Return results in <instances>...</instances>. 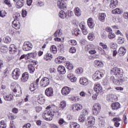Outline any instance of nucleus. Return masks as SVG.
<instances>
[{
    "label": "nucleus",
    "mask_w": 128,
    "mask_h": 128,
    "mask_svg": "<svg viewBox=\"0 0 128 128\" xmlns=\"http://www.w3.org/2000/svg\"><path fill=\"white\" fill-rule=\"evenodd\" d=\"M110 73L111 74H114L115 78L120 80V82H121V84L124 82L126 81L127 78L122 76V74H124V70L121 68L117 67L111 69Z\"/></svg>",
    "instance_id": "obj_1"
},
{
    "label": "nucleus",
    "mask_w": 128,
    "mask_h": 128,
    "mask_svg": "<svg viewBox=\"0 0 128 128\" xmlns=\"http://www.w3.org/2000/svg\"><path fill=\"white\" fill-rule=\"evenodd\" d=\"M48 116H50L49 117V120H52L54 114H56V112L58 114L57 118H60L61 114L58 112V106L54 104L50 105L48 106Z\"/></svg>",
    "instance_id": "obj_2"
},
{
    "label": "nucleus",
    "mask_w": 128,
    "mask_h": 128,
    "mask_svg": "<svg viewBox=\"0 0 128 128\" xmlns=\"http://www.w3.org/2000/svg\"><path fill=\"white\" fill-rule=\"evenodd\" d=\"M13 87H12V91L14 92L13 94L14 96H22V90L20 89V85L16 84H12Z\"/></svg>",
    "instance_id": "obj_3"
},
{
    "label": "nucleus",
    "mask_w": 128,
    "mask_h": 128,
    "mask_svg": "<svg viewBox=\"0 0 128 128\" xmlns=\"http://www.w3.org/2000/svg\"><path fill=\"white\" fill-rule=\"evenodd\" d=\"M102 106L98 103H95L92 106V112L94 116H98L99 112H100Z\"/></svg>",
    "instance_id": "obj_4"
},
{
    "label": "nucleus",
    "mask_w": 128,
    "mask_h": 128,
    "mask_svg": "<svg viewBox=\"0 0 128 128\" xmlns=\"http://www.w3.org/2000/svg\"><path fill=\"white\" fill-rule=\"evenodd\" d=\"M103 77L104 73L100 70L96 71L92 76L93 80H102Z\"/></svg>",
    "instance_id": "obj_5"
},
{
    "label": "nucleus",
    "mask_w": 128,
    "mask_h": 128,
    "mask_svg": "<svg viewBox=\"0 0 128 128\" xmlns=\"http://www.w3.org/2000/svg\"><path fill=\"white\" fill-rule=\"evenodd\" d=\"M22 72H20V70L18 68H15L12 72V78L14 80H18L20 78V76Z\"/></svg>",
    "instance_id": "obj_6"
},
{
    "label": "nucleus",
    "mask_w": 128,
    "mask_h": 128,
    "mask_svg": "<svg viewBox=\"0 0 128 128\" xmlns=\"http://www.w3.org/2000/svg\"><path fill=\"white\" fill-rule=\"evenodd\" d=\"M88 123H86V124L88 128H92L94 124L96 122V118L94 116H89L87 118Z\"/></svg>",
    "instance_id": "obj_7"
},
{
    "label": "nucleus",
    "mask_w": 128,
    "mask_h": 128,
    "mask_svg": "<svg viewBox=\"0 0 128 128\" xmlns=\"http://www.w3.org/2000/svg\"><path fill=\"white\" fill-rule=\"evenodd\" d=\"M86 50L90 54H96V46L92 44L87 46L86 48Z\"/></svg>",
    "instance_id": "obj_8"
},
{
    "label": "nucleus",
    "mask_w": 128,
    "mask_h": 128,
    "mask_svg": "<svg viewBox=\"0 0 128 128\" xmlns=\"http://www.w3.org/2000/svg\"><path fill=\"white\" fill-rule=\"evenodd\" d=\"M22 48L24 50L28 52V50H30L32 48V44L30 42H26L24 44Z\"/></svg>",
    "instance_id": "obj_9"
},
{
    "label": "nucleus",
    "mask_w": 128,
    "mask_h": 128,
    "mask_svg": "<svg viewBox=\"0 0 128 128\" xmlns=\"http://www.w3.org/2000/svg\"><path fill=\"white\" fill-rule=\"evenodd\" d=\"M94 90L96 94H100V92H102V85L98 83H96L94 84Z\"/></svg>",
    "instance_id": "obj_10"
},
{
    "label": "nucleus",
    "mask_w": 128,
    "mask_h": 128,
    "mask_svg": "<svg viewBox=\"0 0 128 128\" xmlns=\"http://www.w3.org/2000/svg\"><path fill=\"white\" fill-rule=\"evenodd\" d=\"M48 86V78L44 77L40 82V86L42 88H46Z\"/></svg>",
    "instance_id": "obj_11"
},
{
    "label": "nucleus",
    "mask_w": 128,
    "mask_h": 128,
    "mask_svg": "<svg viewBox=\"0 0 128 128\" xmlns=\"http://www.w3.org/2000/svg\"><path fill=\"white\" fill-rule=\"evenodd\" d=\"M57 6L60 10H66V4L63 0H58L57 2Z\"/></svg>",
    "instance_id": "obj_12"
},
{
    "label": "nucleus",
    "mask_w": 128,
    "mask_h": 128,
    "mask_svg": "<svg viewBox=\"0 0 128 128\" xmlns=\"http://www.w3.org/2000/svg\"><path fill=\"white\" fill-rule=\"evenodd\" d=\"M71 108L74 112H78L82 108V105L78 104H74L71 106Z\"/></svg>",
    "instance_id": "obj_13"
},
{
    "label": "nucleus",
    "mask_w": 128,
    "mask_h": 128,
    "mask_svg": "<svg viewBox=\"0 0 128 128\" xmlns=\"http://www.w3.org/2000/svg\"><path fill=\"white\" fill-rule=\"evenodd\" d=\"M70 90H72V88L68 86H64L62 88V96H68L70 92Z\"/></svg>",
    "instance_id": "obj_14"
},
{
    "label": "nucleus",
    "mask_w": 128,
    "mask_h": 128,
    "mask_svg": "<svg viewBox=\"0 0 128 128\" xmlns=\"http://www.w3.org/2000/svg\"><path fill=\"white\" fill-rule=\"evenodd\" d=\"M94 66L97 68H104V62L100 60H96L94 62Z\"/></svg>",
    "instance_id": "obj_15"
},
{
    "label": "nucleus",
    "mask_w": 128,
    "mask_h": 128,
    "mask_svg": "<svg viewBox=\"0 0 128 128\" xmlns=\"http://www.w3.org/2000/svg\"><path fill=\"white\" fill-rule=\"evenodd\" d=\"M67 78L72 82H76L77 78L72 73H68L67 75Z\"/></svg>",
    "instance_id": "obj_16"
},
{
    "label": "nucleus",
    "mask_w": 128,
    "mask_h": 128,
    "mask_svg": "<svg viewBox=\"0 0 128 128\" xmlns=\"http://www.w3.org/2000/svg\"><path fill=\"white\" fill-rule=\"evenodd\" d=\"M126 52V50L124 47H120L118 50V56H124Z\"/></svg>",
    "instance_id": "obj_17"
},
{
    "label": "nucleus",
    "mask_w": 128,
    "mask_h": 128,
    "mask_svg": "<svg viewBox=\"0 0 128 128\" xmlns=\"http://www.w3.org/2000/svg\"><path fill=\"white\" fill-rule=\"evenodd\" d=\"M3 98L4 100L7 102H12V100H14V96L12 94H4Z\"/></svg>",
    "instance_id": "obj_18"
},
{
    "label": "nucleus",
    "mask_w": 128,
    "mask_h": 128,
    "mask_svg": "<svg viewBox=\"0 0 128 128\" xmlns=\"http://www.w3.org/2000/svg\"><path fill=\"white\" fill-rule=\"evenodd\" d=\"M20 80L22 82H28V73L26 72L23 73Z\"/></svg>",
    "instance_id": "obj_19"
},
{
    "label": "nucleus",
    "mask_w": 128,
    "mask_h": 128,
    "mask_svg": "<svg viewBox=\"0 0 128 128\" xmlns=\"http://www.w3.org/2000/svg\"><path fill=\"white\" fill-rule=\"evenodd\" d=\"M12 26L15 28V30H20V22L18 20H14L12 22Z\"/></svg>",
    "instance_id": "obj_20"
},
{
    "label": "nucleus",
    "mask_w": 128,
    "mask_h": 128,
    "mask_svg": "<svg viewBox=\"0 0 128 128\" xmlns=\"http://www.w3.org/2000/svg\"><path fill=\"white\" fill-rule=\"evenodd\" d=\"M66 58L62 56H59L55 59V62L56 64H62V62H66Z\"/></svg>",
    "instance_id": "obj_21"
},
{
    "label": "nucleus",
    "mask_w": 128,
    "mask_h": 128,
    "mask_svg": "<svg viewBox=\"0 0 128 128\" xmlns=\"http://www.w3.org/2000/svg\"><path fill=\"white\" fill-rule=\"evenodd\" d=\"M80 84L82 86H88V80L84 77L81 78L80 80Z\"/></svg>",
    "instance_id": "obj_22"
},
{
    "label": "nucleus",
    "mask_w": 128,
    "mask_h": 128,
    "mask_svg": "<svg viewBox=\"0 0 128 128\" xmlns=\"http://www.w3.org/2000/svg\"><path fill=\"white\" fill-rule=\"evenodd\" d=\"M106 16V15L105 13H100L98 14V20L100 22H104Z\"/></svg>",
    "instance_id": "obj_23"
},
{
    "label": "nucleus",
    "mask_w": 128,
    "mask_h": 128,
    "mask_svg": "<svg viewBox=\"0 0 128 128\" xmlns=\"http://www.w3.org/2000/svg\"><path fill=\"white\" fill-rule=\"evenodd\" d=\"M58 72L59 74H64L66 71V68L62 66V65H60L58 68Z\"/></svg>",
    "instance_id": "obj_24"
},
{
    "label": "nucleus",
    "mask_w": 128,
    "mask_h": 128,
    "mask_svg": "<svg viewBox=\"0 0 128 128\" xmlns=\"http://www.w3.org/2000/svg\"><path fill=\"white\" fill-rule=\"evenodd\" d=\"M24 2H26V0H18L16 2V7L17 8H22L24 5Z\"/></svg>",
    "instance_id": "obj_25"
},
{
    "label": "nucleus",
    "mask_w": 128,
    "mask_h": 128,
    "mask_svg": "<svg viewBox=\"0 0 128 128\" xmlns=\"http://www.w3.org/2000/svg\"><path fill=\"white\" fill-rule=\"evenodd\" d=\"M111 108L112 110H118V108H120V103L118 102L115 103H112L111 104Z\"/></svg>",
    "instance_id": "obj_26"
},
{
    "label": "nucleus",
    "mask_w": 128,
    "mask_h": 128,
    "mask_svg": "<svg viewBox=\"0 0 128 128\" xmlns=\"http://www.w3.org/2000/svg\"><path fill=\"white\" fill-rule=\"evenodd\" d=\"M74 14L76 16H82V10L78 7L74 8Z\"/></svg>",
    "instance_id": "obj_27"
},
{
    "label": "nucleus",
    "mask_w": 128,
    "mask_h": 128,
    "mask_svg": "<svg viewBox=\"0 0 128 128\" xmlns=\"http://www.w3.org/2000/svg\"><path fill=\"white\" fill-rule=\"evenodd\" d=\"M18 49L16 48V46L14 44H11L9 48V52H10L12 54H14V52H16Z\"/></svg>",
    "instance_id": "obj_28"
},
{
    "label": "nucleus",
    "mask_w": 128,
    "mask_h": 128,
    "mask_svg": "<svg viewBox=\"0 0 128 128\" xmlns=\"http://www.w3.org/2000/svg\"><path fill=\"white\" fill-rule=\"evenodd\" d=\"M88 24L90 28H92L94 26V23L92 18H89L88 20Z\"/></svg>",
    "instance_id": "obj_29"
},
{
    "label": "nucleus",
    "mask_w": 128,
    "mask_h": 128,
    "mask_svg": "<svg viewBox=\"0 0 128 128\" xmlns=\"http://www.w3.org/2000/svg\"><path fill=\"white\" fill-rule=\"evenodd\" d=\"M38 102V104H44V102H46V99L42 96V95L39 96L37 98Z\"/></svg>",
    "instance_id": "obj_30"
},
{
    "label": "nucleus",
    "mask_w": 128,
    "mask_h": 128,
    "mask_svg": "<svg viewBox=\"0 0 128 128\" xmlns=\"http://www.w3.org/2000/svg\"><path fill=\"white\" fill-rule=\"evenodd\" d=\"M118 5V0H111L110 6V8H114Z\"/></svg>",
    "instance_id": "obj_31"
},
{
    "label": "nucleus",
    "mask_w": 128,
    "mask_h": 128,
    "mask_svg": "<svg viewBox=\"0 0 128 128\" xmlns=\"http://www.w3.org/2000/svg\"><path fill=\"white\" fill-rule=\"evenodd\" d=\"M122 10H120V8H116L112 10V14H122Z\"/></svg>",
    "instance_id": "obj_32"
},
{
    "label": "nucleus",
    "mask_w": 128,
    "mask_h": 128,
    "mask_svg": "<svg viewBox=\"0 0 128 128\" xmlns=\"http://www.w3.org/2000/svg\"><path fill=\"white\" fill-rule=\"evenodd\" d=\"M28 70H29V72L30 74H34V64H29L28 66Z\"/></svg>",
    "instance_id": "obj_33"
},
{
    "label": "nucleus",
    "mask_w": 128,
    "mask_h": 128,
    "mask_svg": "<svg viewBox=\"0 0 128 128\" xmlns=\"http://www.w3.org/2000/svg\"><path fill=\"white\" fill-rule=\"evenodd\" d=\"M42 116L44 120H48V110H46L44 112Z\"/></svg>",
    "instance_id": "obj_34"
},
{
    "label": "nucleus",
    "mask_w": 128,
    "mask_h": 128,
    "mask_svg": "<svg viewBox=\"0 0 128 128\" xmlns=\"http://www.w3.org/2000/svg\"><path fill=\"white\" fill-rule=\"evenodd\" d=\"M70 128H80V126L78 124L75 122H72L70 123Z\"/></svg>",
    "instance_id": "obj_35"
},
{
    "label": "nucleus",
    "mask_w": 128,
    "mask_h": 128,
    "mask_svg": "<svg viewBox=\"0 0 128 128\" xmlns=\"http://www.w3.org/2000/svg\"><path fill=\"white\" fill-rule=\"evenodd\" d=\"M66 68H68V70H72L74 68V65L70 62H66Z\"/></svg>",
    "instance_id": "obj_36"
},
{
    "label": "nucleus",
    "mask_w": 128,
    "mask_h": 128,
    "mask_svg": "<svg viewBox=\"0 0 128 128\" xmlns=\"http://www.w3.org/2000/svg\"><path fill=\"white\" fill-rule=\"evenodd\" d=\"M27 56L28 58H36V52H34L28 53L27 54Z\"/></svg>",
    "instance_id": "obj_37"
},
{
    "label": "nucleus",
    "mask_w": 128,
    "mask_h": 128,
    "mask_svg": "<svg viewBox=\"0 0 128 128\" xmlns=\"http://www.w3.org/2000/svg\"><path fill=\"white\" fill-rule=\"evenodd\" d=\"M88 38L89 40H94V34L92 32L89 33L88 36Z\"/></svg>",
    "instance_id": "obj_38"
},
{
    "label": "nucleus",
    "mask_w": 128,
    "mask_h": 128,
    "mask_svg": "<svg viewBox=\"0 0 128 128\" xmlns=\"http://www.w3.org/2000/svg\"><path fill=\"white\" fill-rule=\"evenodd\" d=\"M66 102L64 100L61 102L60 103V107H59L60 108V110H64V108H66Z\"/></svg>",
    "instance_id": "obj_39"
},
{
    "label": "nucleus",
    "mask_w": 128,
    "mask_h": 128,
    "mask_svg": "<svg viewBox=\"0 0 128 128\" xmlns=\"http://www.w3.org/2000/svg\"><path fill=\"white\" fill-rule=\"evenodd\" d=\"M59 16L61 18H66V13L64 10L60 11L59 12Z\"/></svg>",
    "instance_id": "obj_40"
},
{
    "label": "nucleus",
    "mask_w": 128,
    "mask_h": 128,
    "mask_svg": "<svg viewBox=\"0 0 128 128\" xmlns=\"http://www.w3.org/2000/svg\"><path fill=\"white\" fill-rule=\"evenodd\" d=\"M103 85L108 90H109V88H110V82H108V80H104L103 82Z\"/></svg>",
    "instance_id": "obj_41"
},
{
    "label": "nucleus",
    "mask_w": 128,
    "mask_h": 128,
    "mask_svg": "<svg viewBox=\"0 0 128 128\" xmlns=\"http://www.w3.org/2000/svg\"><path fill=\"white\" fill-rule=\"evenodd\" d=\"M86 120V116H84V115H80V116L78 118V122H84Z\"/></svg>",
    "instance_id": "obj_42"
},
{
    "label": "nucleus",
    "mask_w": 128,
    "mask_h": 128,
    "mask_svg": "<svg viewBox=\"0 0 128 128\" xmlns=\"http://www.w3.org/2000/svg\"><path fill=\"white\" fill-rule=\"evenodd\" d=\"M4 42L5 44H10V42H12V39L10 38V36H6L4 37L3 39Z\"/></svg>",
    "instance_id": "obj_43"
},
{
    "label": "nucleus",
    "mask_w": 128,
    "mask_h": 128,
    "mask_svg": "<svg viewBox=\"0 0 128 128\" xmlns=\"http://www.w3.org/2000/svg\"><path fill=\"white\" fill-rule=\"evenodd\" d=\"M108 36L109 40H114V38H116V34L112 32H111L108 33Z\"/></svg>",
    "instance_id": "obj_44"
},
{
    "label": "nucleus",
    "mask_w": 128,
    "mask_h": 128,
    "mask_svg": "<svg viewBox=\"0 0 128 128\" xmlns=\"http://www.w3.org/2000/svg\"><path fill=\"white\" fill-rule=\"evenodd\" d=\"M117 42L119 44H124V38L122 37H118Z\"/></svg>",
    "instance_id": "obj_45"
},
{
    "label": "nucleus",
    "mask_w": 128,
    "mask_h": 128,
    "mask_svg": "<svg viewBox=\"0 0 128 128\" xmlns=\"http://www.w3.org/2000/svg\"><path fill=\"white\" fill-rule=\"evenodd\" d=\"M50 50L52 54H56V52H58V49L56 48V46H52L50 48Z\"/></svg>",
    "instance_id": "obj_46"
},
{
    "label": "nucleus",
    "mask_w": 128,
    "mask_h": 128,
    "mask_svg": "<svg viewBox=\"0 0 128 128\" xmlns=\"http://www.w3.org/2000/svg\"><path fill=\"white\" fill-rule=\"evenodd\" d=\"M37 85L34 84H32L30 86V92H34L36 90V89L37 88Z\"/></svg>",
    "instance_id": "obj_47"
},
{
    "label": "nucleus",
    "mask_w": 128,
    "mask_h": 128,
    "mask_svg": "<svg viewBox=\"0 0 128 128\" xmlns=\"http://www.w3.org/2000/svg\"><path fill=\"white\" fill-rule=\"evenodd\" d=\"M13 18H14V20H18L20 18V15L19 13H15L13 15Z\"/></svg>",
    "instance_id": "obj_48"
},
{
    "label": "nucleus",
    "mask_w": 128,
    "mask_h": 128,
    "mask_svg": "<svg viewBox=\"0 0 128 128\" xmlns=\"http://www.w3.org/2000/svg\"><path fill=\"white\" fill-rule=\"evenodd\" d=\"M82 68H76V70H75V72L77 74H82Z\"/></svg>",
    "instance_id": "obj_49"
},
{
    "label": "nucleus",
    "mask_w": 128,
    "mask_h": 128,
    "mask_svg": "<svg viewBox=\"0 0 128 128\" xmlns=\"http://www.w3.org/2000/svg\"><path fill=\"white\" fill-rule=\"evenodd\" d=\"M113 82L114 84H116L117 86H120L122 85V82H120V79L118 78H116V79L113 80Z\"/></svg>",
    "instance_id": "obj_50"
},
{
    "label": "nucleus",
    "mask_w": 128,
    "mask_h": 128,
    "mask_svg": "<svg viewBox=\"0 0 128 128\" xmlns=\"http://www.w3.org/2000/svg\"><path fill=\"white\" fill-rule=\"evenodd\" d=\"M68 42L69 44H70V46H76V44H78V42L74 40H70Z\"/></svg>",
    "instance_id": "obj_51"
},
{
    "label": "nucleus",
    "mask_w": 128,
    "mask_h": 128,
    "mask_svg": "<svg viewBox=\"0 0 128 128\" xmlns=\"http://www.w3.org/2000/svg\"><path fill=\"white\" fill-rule=\"evenodd\" d=\"M54 36H62V30H58L54 34Z\"/></svg>",
    "instance_id": "obj_52"
},
{
    "label": "nucleus",
    "mask_w": 128,
    "mask_h": 128,
    "mask_svg": "<svg viewBox=\"0 0 128 128\" xmlns=\"http://www.w3.org/2000/svg\"><path fill=\"white\" fill-rule=\"evenodd\" d=\"M88 109H84L82 110V114L81 116H88Z\"/></svg>",
    "instance_id": "obj_53"
},
{
    "label": "nucleus",
    "mask_w": 128,
    "mask_h": 128,
    "mask_svg": "<svg viewBox=\"0 0 128 128\" xmlns=\"http://www.w3.org/2000/svg\"><path fill=\"white\" fill-rule=\"evenodd\" d=\"M54 96V89L52 88H48V96Z\"/></svg>",
    "instance_id": "obj_54"
},
{
    "label": "nucleus",
    "mask_w": 128,
    "mask_h": 128,
    "mask_svg": "<svg viewBox=\"0 0 128 128\" xmlns=\"http://www.w3.org/2000/svg\"><path fill=\"white\" fill-rule=\"evenodd\" d=\"M79 26H80V28H81V30H82V29L86 28V24L84 23V22H81L79 24Z\"/></svg>",
    "instance_id": "obj_55"
},
{
    "label": "nucleus",
    "mask_w": 128,
    "mask_h": 128,
    "mask_svg": "<svg viewBox=\"0 0 128 128\" xmlns=\"http://www.w3.org/2000/svg\"><path fill=\"white\" fill-rule=\"evenodd\" d=\"M99 46H102L103 50H108V45L104 44L103 42H100Z\"/></svg>",
    "instance_id": "obj_56"
},
{
    "label": "nucleus",
    "mask_w": 128,
    "mask_h": 128,
    "mask_svg": "<svg viewBox=\"0 0 128 128\" xmlns=\"http://www.w3.org/2000/svg\"><path fill=\"white\" fill-rule=\"evenodd\" d=\"M0 128H6V124L4 123V120L0 122Z\"/></svg>",
    "instance_id": "obj_57"
},
{
    "label": "nucleus",
    "mask_w": 128,
    "mask_h": 128,
    "mask_svg": "<svg viewBox=\"0 0 128 128\" xmlns=\"http://www.w3.org/2000/svg\"><path fill=\"white\" fill-rule=\"evenodd\" d=\"M110 48H112V50H116L118 48V45H116V43L112 42L110 44Z\"/></svg>",
    "instance_id": "obj_58"
},
{
    "label": "nucleus",
    "mask_w": 128,
    "mask_h": 128,
    "mask_svg": "<svg viewBox=\"0 0 128 128\" xmlns=\"http://www.w3.org/2000/svg\"><path fill=\"white\" fill-rule=\"evenodd\" d=\"M0 50L2 52H8V46H1Z\"/></svg>",
    "instance_id": "obj_59"
},
{
    "label": "nucleus",
    "mask_w": 128,
    "mask_h": 128,
    "mask_svg": "<svg viewBox=\"0 0 128 128\" xmlns=\"http://www.w3.org/2000/svg\"><path fill=\"white\" fill-rule=\"evenodd\" d=\"M69 52L71 54H74V52H76V48L72 46L70 48Z\"/></svg>",
    "instance_id": "obj_60"
},
{
    "label": "nucleus",
    "mask_w": 128,
    "mask_h": 128,
    "mask_svg": "<svg viewBox=\"0 0 128 128\" xmlns=\"http://www.w3.org/2000/svg\"><path fill=\"white\" fill-rule=\"evenodd\" d=\"M104 120H99V126H101V128H103V126H104Z\"/></svg>",
    "instance_id": "obj_61"
},
{
    "label": "nucleus",
    "mask_w": 128,
    "mask_h": 128,
    "mask_svg": "<svg viewBox=\"0 0 128 128\" xmlns=\"http://www.w3.org/2000/svg\"><path fill=\"white\" fill-rule=\"evenodd\" d=\"M6 14V12L5 10H2L0 11V16H1V18H4V16H5Z\"/></svg>",
    "instance_id": "obj_62"
},
{
    "label": "nucleus",
    "mask_w": 128,
    "mask_h": 128,
    "mask_svg": "<svg viewBox=\"0 0 128 128\" xmlns=\"http://www.w3.org/2000/svg\"><path fill=\"white\" fill-rule=\"evenodd\" d=\"M82 32L83 34L86 35L88 34V29L86 28V27L85 28L82 29Z\"/></svg>",
    "instance_id": "obj_63"
},
{
    "label": "nucleus",
    "mask_w": 128,
    "mask_h": 128,
    "mask_svg": "<svg viewBox=\"0 0 128 128\" xmlns=\"http://www.w3.org/2000/svg\"><path fill=\"white\" fill-rule=\"evenodd\" d=\"M79 94L80 96H82V98H85V96H86V93L84 91H82L80 92Z\"/></svg>",
    "instance_id": "obj_64"
}]
</instances>
